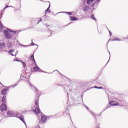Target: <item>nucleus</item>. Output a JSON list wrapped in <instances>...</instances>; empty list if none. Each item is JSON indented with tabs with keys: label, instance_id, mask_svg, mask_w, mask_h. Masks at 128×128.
<instances>
[{
	"label": "nucleus",
	"instance_id": "1",
	"mask_svg": "<svg viewBox=\"0 0 128 128\" xmlns=\"http://www.w3.org/2000/svg\"><path fill=\"white\" fill-rule=\"evenodd\" d=\"M7 118H18V113L12 111L7 112Z\"/></svg>",
	"mask_w": 128,
	"mask_h": 128
},
{
	"label": "nucleus",
	"instance_id": "2",
	"mask_svg": "<svg viewBox=\"0 0 128 128\" xmlns=\"http://www.w3.org/2000/svg\"><path fill=\"white\" fill-rule=\"evenodd\" d=\"M8 110V106L6 104H2L0 105V110L4 112H6Z\"/></svg>",
	"mask_w": 128,
	"mask_h": 128
},
{
	"label": "nucleus",
	"instance_id": "3",
	"mask_svg": "<svg viewBox=\"0 0 128 128\" xmlns=\"http://www.w3.org/2000/svg\"><path fill=\"white\" fill-rule=\"evenodd\" d=\"M49 118V116L46 118V116H41V120H39L40 124H46V120H48V118Z\"/></svg>",
	"mask_w": 128,
	"mask_h": 128
},
{
	"label": "nucleus",
	"instance_id": "4",
	"mask_svg": "<svg viewBox=\"0 0 128 128\" xmlns=\"http://www.w3.org/2000/svg\"><path fill=\"white\" fill-rule=\"evenodd\" d=\"M4 34L6 38H8V40H10L12 38V35L10 34L6 30H4Z\"/></svg>",
	"mask_w": 128,
	"mask_h": 128
},
{
	"label": "nucleus",
	"instance_id": "5",
	"mask_svg": "<svg viewBox=\"0 0 128 128\" xmlns=\"http://www.w3.org/2000/svg\"><path fill=\"white\" fill-rule=\"evenodd\" d=\"M82 10L84 12H88L90 8V6H87L86 4L84 3L82 5Z\"/></svg>",
	"mask_w": 128,
	"mask_h": 128
},
{
	"label": "nucleus",
	"instance_id": "6",
	"mask_svg": "<svg viewBox=\"0 0 128 128\" xmlns=\"http://www.w3.org/2000/svg\"><path fill=\"white\" fill-rule=\"evenodd\" d=\"M7 30L9 32H12V37L14 36V38H16V36H18V34H16V31H13L12 30L8 28H7Z\"/></svg>",
	"mask_w": 128,
	"mask_h": 128
},
{
	"label": "nucleus",
	"instance_id": "7",
	"mask_svg": "<svg viewBox=\"0 0 128 128\" xmlns=\"http://www.w3.org/2000/svg\"><path fill=\"white\" fill-rule=\"evenodd\" d=\"M8 88L3 89L1 92L2 94L6 96V92H8Z\"/></svg>",
	"mask_w": 128,
	"mask_h": 128
},
{
	"label": "nucleus",
	"instance_id": "8",
	"mask_svg": "<svg viewBox=\"0 0 128 128\" xmlns=\"http://www.w3.org/2000/svg\"><path fill=\"white\" fill-rule=\"evenodd\" d=\"M34 112H36V114H40V110L38 108V107L37 106V108L36 109L34 110Z\"/></svg>",
	"mask_w": 128,
	"mask_h": 128
},
{
	"label": "nucleus",
	"instance_id": "9",
	"mask_svg": "<svg viewBox=\"0 0 128 128\" xmlns=\"http://www.w3.org/2000/svg\"><path fill=\"white\" fill-rule=\"evenodd\" d=\"M114 101H111L110 102V106H118V103L114 104Z\"/></svg>",
	"mask_w": 128,
	"mask_h": 128
},
{
	"label": "nucleus",
	"instance_id": "10",
	"mask_svg": "<svg viewBox=\"0 0 128 128\" xmlns=\"http://www.w3.org/2000/svg\"><path fill=\"white\" fill-rule=\"evenodd\" d=\"M6 48V44L2 43L0 44V50H4Z\"/></svg>",
	"mask_w": 128,
	"mask_h": 128
},
{
	"label": "nucleus",
	"instance_id": "11",
	"mask_svg": "<svg viewBox=\"0 0 128 128\" xmlns=\"http://www.w3.org/2000/svg\"><path fill=\"white\" fill-rule=\"evenodd\" d=\"M29 84H30V86L32 90H34V91L36 90V92H37V94H38V90H36V88H34V85L32 84H30V82H29Z\"/></svg>",
	"mask_w": 128,
	"mask_h": 128
},
{
	"label": "nucleus",
	"instance_id": "12",
	"mask_svg": "<svg viewBox=\"0 0 128 128\" xmlns=\"http://www.w3.org/2000/svg\"><path fill=\"white\" fill-rule=\"evenodd\" d=\"M6 95H4L2 98V102H3L2 104H6Z\"/></svg>",
	"mask_w": 128,
	"mask_h": 128
},
{
	"label": "nucleus",
	"instance_id": "13",
	"mask_svg": "<svg viewBox=\"0 0 128 128\" xmlns=\"http://www.w3.org/2000/svg\"><path fill=\"white\" fill-rule=\"evenodd\" d=\"M86 108L88 110L89 112H90V114H92V116H96V114L91 110H90V109L88 108L86 106Z\"/></svg>",
	"mask_w": 128,
	"mask_h": 128
},
{
	"label": "nucleus",
	"instance_id": "14",
	"mask_svg": "<svg viewBox=\"0 0 128 128\" xmlns=\"http://www.w3.org/2000/svg\"><path fill=\"white\" fill-rule=\"evenodd\" d=\"M50 5L48 8L46 10L45 14H46V12L48 14V12H50Z\"/></svg>",
	"mask_w": 128,
	"mask_h": 128
},
{
	"label": "nucleus",
	"instance_id": "15",
	"mask_svg": "<svg viewBox=\"0 0 128 128\" xmlns=\"http://www.w3.org/2000/svg\"><path fill=\"white\" fill-rule=\"evenodd\" d=\"M70 20H78V19L74 16H70Z\"/></svg>",
	"mask_w": 128,
	"mask_h": 128
},
{
	"label": "nucleus",
	"instance_id": "16",
	"mask_svg": "<svg viewBox=\"0 0 128 128\" xmlns=\"http://www.w3.org/2000/svg\"><path fill=\"white\" fill-rule=\"evenodd\" d=\"M18 118H20V120H22V122H24V124H26V121H24V118L22 116L18 117Z\"/></svg>",
	"mask_w": 128,
	"mask_h": 128
},
{
	"label": "nucleus",
	"instance_id": "17",
	"mask_svg": "<svg viewBox=\"0 0 128 128\" xmlns=\"http://www.w3.org/2000/svg\"><path fill=\"white\" fill-rule=\"evenodd\" d=\"M30 59L31 60L32 62H36V60H34V54H32L30 57Z\"/></svg>",
	"mask_w": 128,
	"mask_h": 128
},
{
	"label": "nucleus",
	"instance_id": "18",
	"mask_svg": "<svg viewBox=\"0 0 128 128\" xmlns=\"http://www.w3.org/2000/svg\"><path fill=\"white\" fill-rule=\"evenodd\" d=\"M85 2H86V4H92V2H94V0H86Z\"/></svg>",
	"mask_w": 128,
	"mask_h": 128
},
{
	"label": "nucleus",
	"instance_id": "19",
	"mask_svg": "<svg viewBox=\"0 0 128 128\" xmlns=\"http://www.w3.org/2000/svg\"><path fill=\"white\" fill-rule=\"evenodd\" d=\"M33 70H34L35 72H38V70H40V68H38V66L34 67L33 68Z\"/></svg>",
	"mask_w": 128,
	"mask_h": 128
},
{
	"label": "nucleus",
	"instance_id": "20",
	"mask_svg": "<svg viewBox=\"0 0 128 128\" xmlns=\"http://www.w3.org/2000/svg\"><path fill=\"white\" fill-rule=\"evenodd\" d=\"M38 97H37L36 99L35 100V104L38 106Z\"/></svg>",
	"mask_w": 128,
	"mask_h": 128
},
{
	"label": "nucleus",
	"instance_id": "21",
	"mask_svg": "<svg viewBox=\"0 0 128 128\" xmlns=\"http://www.w3.org/2000/svg\"><path fill=\"white\" fill-rule=\"evenodd\" d=\"M64 14H68V16H72V12H63Z\"/></svg>",
	"mask_w": 128,
	"mask_h": 128
},
{
	"label": "nucleus",
	"instance_id": "22",
	"mask_svg": "<svg viewBox=\"0 0 128 128\" xmlns=\"http://www.w3.org/2000/svg\"><path fill=\"white\" fill-rule=\"evenodd\" d=\"M116 40H118V42H120V40L118 38H114V39H112V42H114Z\"/></svg>",
	"mask_w": 128,
	"mask_h": 128
},
{
	"label": "nucleus",
	"instance_id": "23",
	"mask_svg": "<svg viewBox=\"0 0 128 128\" xmlns=\"http://www.w3.org/2000/svg\"><path fill=\"white\" fill-rule=\"evenodd\" d=\"M12 44L11 42H8V43L7 44V46L8 48H12Z\"/></svg>",
	"mask_w": 128,
	"mask_h": 128
},
{
	"label": "nucleus",
	"instance_id": "24",
	"mask_svg": "<svg viewBox=\"0 0 128 128\" xmlns=\"http://www.w3.org/2000/svg\"><path fill=\"white\" fill-rule=\"evenodd\" d=\"M20 62H21V64L22 65L23 67L24 68H26V62H24L22 61H20Z\"/></svg>",
	"mask_w": 128,
	"mask_h": 128
},
{
	"label": "nucleus",
	"instance_id": "25",
	"mask_svg": "<svg viewBox=\"0 0 128 128\" xmlns=\"http://www.w3.org/2000/svg\"><path fill=\"white\" fill-rule=\"evenodd\" d=\"M94 88H98L99 90H102V89L104 88H102V86L98 87L96 86H94Z\"/></svg>",
	"mask_w": 128,
	"mask_h": 128
},
{
	"label": "nucleus",
	"instance_id": "26",
	"mask_svg": "<svg viewBox=\"0 0 128 128\" xmlns=\"http://www.w3.org/2000/svg\"><path fill=\"white\" fill-rule=\"evenodd\" d=\"M91 18H92V20H94L96 21V18H94V15H92L91 16Z\"/></svg>",
	"mask_w": 128,
	"mask_h": 128
},
{
	"label": "nucleus",
	"instance_id": "27",
	"mask_svg": "<svg viewBox=\"0 0 128 128\" xmlns=\"http://www.w3.org/2000/svg\"><path fill=\"white\" fill-rule=\"evenodd\" d=\"M0 28H4V25L2 24V22L0 21Z\"/></svg>",
	"mask_w": 128,
	"mask_h": 128
},
{
	"label": "nucleus",
	"instance_id": "28",
	"mask_svg": "<svg viewBox=\"0 0 128 128\" xmlns=\"http://www.w3.org/2000/svg\"><path fill=\"white\" fill-rule=\"evenodd\" d=\"M14 52V50H12L8 52V54H12V52Z\"/></svg>",
	"mask_w": 128,
	"mask_h": 128
},
{
	"label": "nucleus",
	"instance_id": "29",
	"mask_svg": "<svg viewBox=\"0 0 128 128\" xmlns=\"http://www.w3.org/2000/svg\"><path fill=\"white\" fill-rule=\"evenodd\" d=\"M107 29H108V32H109V34H110V36H112V32H110V30H108V28H107Z\"/></svg>",
	"mask_w": 128,
	"mask_h": 128
},
{
	"label": "nucleus",
	"instance_id": "30",
	"mask_svg": "<svg viewBox=\"0 0 128 128\" xmlns=\"http://www.w3.org/2000/svg\"><path fill=\"white\" fill-rule=\"evenodd\" d=\"M20 46H26V47L30 46V45L20 44Z\"/></svg>",
	"mask_w": 128,
	"mask_h": 128
},
{
	"label": "nucleus",
	"instance_id": "31",
	"mask_svg": "<svg viewBox=\"0 0 128 128\" xmlns=\"http://www.w3.org/2000/svg\"><path fill=\"white\" fill-rule=\"evenodd\" d=\"M94 6H96V2H94V3L91 5V6H92V8H94Z\"/></svg>",
	"mask_w": 128,
	"mask_h": 128
},
{
	"label": "nucleus",
	"instance_id": "32",
	"mask_svg": "<svg viewBox=\"0 0 128 128\" xmlns=\"http://www.w3.org/2000/svg\"><path fill=\"white\" fill-rule=\"evenodd\" d=\"M32 43L31 44V45L32 46H36V44H34V43L32 42Z\"/></svg>",
	"mask_w": 128,
	"mask_h": 128
},
{
	"label": "nucleus",
	"instance_id": "33",
	"mask_svg": "<svg viewBox=\"0 0 128 128\" xmlns=\"http://www.w3.org/2000/svg\"><path fill=\"white\" fill-rule=\"evenodd\" d=\"M7 8H8V6L6 5V6L4 8V10H6Z\"/></svg>",
	"mask_w": 128,
	"mask_h": 128
},
{
	"label": "nucleus",
	"instance_id": "34",
	"mask_svg": "<svg viewBox=\"0 0 128 128\" xmlns=\"http://www.w3.org/2000/svg\"><path fill=\"white\" fill-rule=\"evenodd\" d=\"M18 86V84H14V88L15 86Z\"/></svg>",
	"mask_w": 128,
	"mask_h": 128
},
{
	"label": "nucleus",
	"instance_id": "35",
	"mask_svg": "<svg viewBox=\"0 0 128 128\" xmlns=\"http://www.w3.org/2000/svg\"><path fill=\"white\" fill-rule=\"evenodd\" d=\"M16 54H18V50H16Z\"/></svg>",
	"mask_w": 128,
	"mask_h": 128
},
{
	"label": "nucleus",
	"instance_id": "36",
	"mask_svg": "<svg viewBox=\"0 0 128 128\" xmlns=\"http://www.w3.org/2000/svg\"><path fill=\"white\" fill-rule=\"evenodd\" d=\"M10 54H11V56H14V54H12V53H10Z\"/></svg>",
	"mask_w": 128,
	"mask_h": 128
},
{
	"label": "nucleus",
	"instance_id": "37",
	"mask_svg": "<svg viewBox=\"0 0 128 128\" xmlns=\"http://www.w3.org/2000/svg\"><path fill=\"white\" fill-rule=\"evenodd\" d=\"M16 62H20V60H16Z\"/></svg>",
	"mask_w": 128,
	"mask_h": 128
},
{
	"label": "nucleus",
	"instance_id": "38",
	"mask_svg": "<svg viewBox=\"0 0 128 128\" xmlns=\"http://www.w3.org/2000/svg\"><path fill=\"white\" fill-rule=\"evenodd\" d=\"M40 72H44L42 70H40Z\"/></svg>",
	"mask_w": 128,
	"mask_h": 128
},
{
	"label": "nucleus",
	"instance_id": "39",
	"mask_svg": "<svg viewBox=\"0 0 128 128\" xmlns=\"http://www.w3.org/2000/svg\"><path fill=\"white\" fill-rule=\"evenodd\" d=\"M42 21V19H40V21H39L38 22H38H41Z\"/></svg>",
	"mask_w": 128,
	"mask_h": 128
},
{
	"label": "nucleus",
	"instance_id": "40",
	"mask_svg": "<svg viewBox=\"0 0 128 128\" xmlns=\"http://www.w3.org/2000/svg\"><path fill=\"white\" fill-rule=\"evenodd\" d=\"M100 128V126H97V128Z\"/></svg>",
	"mask_w": 128,
	"mask_h": 128
},
{
	"label": "nucleus",
	"instance_id": "41",
	"mask_svg": "<svg viewBox=\"0 0 128 128\" xmlns=\"http://www.w3.org/2000/svg\"><path fill=\"white\" fill-rule=\"evenodd\" d=\"M0 18H2V15L0 14Z\"/></svg>",
	"mask_w": 128,
	"mask_h": 128
},
{
	"label": "nucleus",
	"instance_id": "42",
	"mask_svg": "<svg viewBox=\"0 0 128 128\" xmlns=\"http://www.w3.org/2000/svg\"><path fill=\"white\" fill-rule=\"evenodd\" d=\"M46 26H47V28H48V26H48V24H46Z\"/></svg>",
	"mask_w": 128,
	"mask_h": 128
},
{
	"label": "nucleus",
	"instance_id": "43",
	"mask_svg": "<svg viewBox=\"0 0 128 128\" xmlns=\"http://www.w3.org/2000/svg\"><path fill=\"white\" fill-rule=\"evenodd\" d=\"M110 62V60H108V62L106 63V64H108V63Z\"/></svg>",
	"mask_w": 128,
	"mask_h": 128
},
{
	"label": "nucleus",
	"instance_id": "44",
	"mask_svg": "<svg viewBox=\"0 0 128 128\" xmlns=\"http://www.w3.org/2000/svg\"><path fill=\"white\" fill-rule=\"evenodd\" d=\"M95 118L96 120V116H95Z\"/></svg>",
	"mask_w": 128,
	"mask_h": 128
},
{
	"label": "nucleus",
	"instance_id": "45",
	"mask_svg": "<svg viewBox=\"0 0 128 128\" xmlns=\"http://www.w3.org/2000/svg\"><path fill=\"white\" fill-rule=\"evenodd\" d=\"M97 2H100V0H96Z\"/></svg>",
	"mask_w": 128,
	"mask_h": 128
},
{
	"label": "nucleus",
	"instance_id": "46",
	"mask_svg": "<svg viewBox=\"0 0 128 128\" xmlns=\"http://www.w3.org/2000/svg\"><path fill=\"white\" fill-rule=\"evenodd\" d=\"M16 42H18V40H16Z\"/></svg>",
	"mask_w": 128,
	"mask_h": 128
},
{
	"label": "nucleus",
	"instance_id": "47",
	"mask_svg": "<svg viewBox=\"0 0 128 128\" xmlns=\"http://www.w3.org/2000/svg\"><path fill=\"white\" fill-rule=\"evenodd\" d=\"M0 84H2V86H3L2 84V82H0Z\"/></svg>",
	"mask_w": 128,
	"mask_h": 128
},
{
	"label": "nucleus",
	"instance_id": "48",
	"mask_svg": "<svg viewBox=\"0 0 128 128\" xmlns=\"http://www.w3.org/2000/svg\"><path fill=\"white\" fill-rule=\"evenodd\" d=\"M67 94H68V93H67Z\"/></svg>",
	"mask_w": 128,
	"mask_h": 128
},
{
	"label": "nucleus",
	"instance_id": "49",
	"mask_svg": "<svg viewBox=\"0 0 128 128\" xmlns=\"http://www.w3.org/2000/svg\"><path fill=\"white\" fill-rule=\"evenodd\" d=\"M108 53L110 54V52H108Z\"/></svg>",
	"mask_w": 128,
	"mask_h": 128
},
{
	"label": "nucleus",
	"instance_id": "50",
	"mask_svg": "<svg viewBox=\"0 0 128 128\" xmlns=\"http://www.w3.org/2000/svg\"><path fill=\"white\" fill-rule=\"evenodd\" d=\"M93 10H96V8H93Z\"/></svg>",
	"mask_w": 128,
	"mask_h": 128
},
{
	"label": "nucleus",
	"instance_id": "51",
	"mask_svg": "<svg viewBox=\"0 0 128 128\" xmlns=\"http://www.w3.org/2000/svg\"><path fill=\"white\" fill-rule=\"evenodd\" d=\"M56 71L58 72V70H56Z\"/></svg>",
	"mask_w": 128,
	"mask_h": 128
},
{
	"label": "nucleus",
	"instance_id": "52",
	"mask_svg": "<svg viewBox=\"0 0 128 128\" xmlns=\"http://www.w3.org/2000/svg\"><path fill=\"white\" fill-rule=\"evenodd\" d=\"M56 71L58 72V70H56Z\"/></svg>",
	"mask_w": 128,
	"mask_h": 128
},
{
	"label": "nucleus",
	"instance_id": "53",
	"mask_svg": "<svg viewBox=\"0 0 128 128\" xmlns=\"http://www.w3.org/2000/svg\"><path fill=\"white\" fill-rule=\"evenodd\" d=\"M56 71L58 72V70H56Z\"/></svg>",
	"mask_w": 128,
	"mask_h": 128
},
{
	"label": "nucleus",
	"instance_id": "54",
	"mask_svg": "<svg viewBox=\"0 0 128 128\" xmlns=\"http://www.w3.org/2000/svg\"><path fill=\"white\" fill-rule=\"evenodd\" d=\"M108 42H110V40H108Z\"/></svg>",
	"mask_w": 128,
	"mask_h": 128
},
{
	"label": "nucleus",
	"instance_id": "55",
	"mask_svg": "<svg viewBox=\"0 0 128 128\" xmlns=\"http://www.w3.org/2000/svg\"><path fill=\"white\" fill-rule=\"evenodd\" d=\"M59 74H60V72H59Z\"/></svg>",
	"mask_w": 128,
	"mask_h": 128
},
{
	"label": "nucleus",
	"instance_id": "56",
	"mask_svg": "<svg viewBox=\"0 0 128 128\" xmlns=\"http://www.w3.org/2000/svg\"><path fill=\"white\" fill-rule=\"evenodd\" d=\"M59 74H60V72H59Z\"/></svg>",
	"mask_w": 128,
	"mask_h": 128
}]
</instances>
